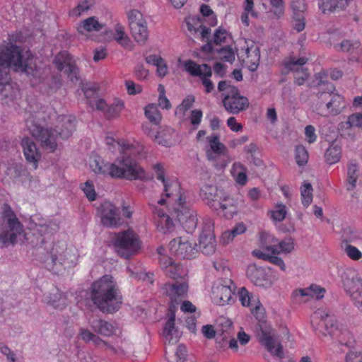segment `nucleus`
<instances>
[{
  "mask_svg": "<svg viewBox=\"0 0 362 362\" xmlns=\"http://www.w3.org/2000/svg\"><path fill=\"white\" fill-rule=\"evenodd\" d=\"M28 240L24 226L12 208L4 204L0 214V247L23 244Z\"/></svg>",
  "mask_w": 362,
  "mask_h": 362,
  "instance_id": "obj_6",
  "label": "nucleus"
},
{
  "mask_svg": "<svg viewBox=\"0 0 362 362\" xmlns=\"http://www.w3.org/2000/svg\"><path fill=\"white\" fill-rule=\"evenodd\" d=\"M185 23L190 33H197L199 30L201 25L200 19L197 16H188L185 18Z\"/></svg>",
  "mask_w": 362,
  "mask_h": 362,
  "instance_id": "obj_61",
  "label": "nucleus"
},
{
  "mask_svg": "<svg viewBox=\"0 0 362 362\" xmlns=\"http://www.w3.org/2000/svg\"><path fill=\"white\" fill-rule=\"evenodd\" d=\"M106 35L110 40L116 41L123 48L131 49L132 47V42L127 35L124 26L120 23H115L112 29L107 31Z\"/></svg>",
  "mask_w": 362,
  "mask_h": 362,
  "instance_id": "obj_27",
  "label": "nucleus"
},
{
  "mask_svg": "<svg viewBox=\"0 0 362 362\" xmlns=\"http://www.w3.org/2000/svg\"><path fill=\"white\" fill-rule=\"evenodd\" d=\"M161 206H156L153 209L156 217L158 228L163 233H171L174 230V223L169 215L166 214Z\"/></svg>",
  "mask_w": 362,
  "mask_h": 362,
  "instance_id": "obj_34",
  "label": "nucleus"
},
{
  "mask_svg": "<svg viewBox=\"0 0 362 362\" xmlns=\"http://www.w3.org/2000/svg\"><path fill=\"white\" fill-rule=\"evenodd\" d=\"M113 163L105 162L100 156L92 155L89 158V166L92 171L103 176L113 178H123L128 180H146L148 176L144 170L133 158H144L146 157L145 148L142 145V151L139 153L119 152Z\"/></svg>",
  "mask_w": 362,
  "mask_h": 362,
  "instance_id": "obj_3",
  "label": "nucleus"
},
{
  "mask_svg": "<svg viewBox=\"0 0 362 362\" xmlns=\"http://www.w3.org/2000/svg\"><path fill=\"white\" fill-rule=\"evenodd\" d=\"M105 25V24L99 21L96 17L91 16L81 21L78 24L76 30L81 37L88 38L92 33L100 31Z\"/></svg>",
  "mask_w": 362,
  "mask_h": 362,
  "instance_id": "obj_28",
  "label": "nucleus"
},
{
  "mask_svg": "<svg viewBox=\"0 0 362 362\" xmlns=\"http://www.w3.org/2000/svg\"><path fill=\"white\" fill-rule=\"evenodd\" d=\"M301 202L308 207L313 202V187L308 182H304L300 187Z\"/></svg>",
  "mask_w": 362,
  "mask_h": 362,
  "instance_id": "obj_52",
  "label": "nucleus"
},
{
  "mask_svg": "<svg viewBox=\"0 0 362 362\" xmlns=\"http://www.w3.org/2000/svg\"><path fill=\"white\" fill-rule=\"evenodd\" d=\"M214 209L227 219L232 218L237 214V206L235 204V201L227 194L221 199Z\"/></svg>",
  "mask_w": 362,
  "mask_h": 362,
  "instance_id": "obj_35",
  "label": "nucleus"
},
{
  "mask_svg": "<svg viewBox=\"0 0 362 362\" xmlns=\"http://www.w3.org/2000/svg\"><path fill=\"white\" fill-rule=\"evenodd\" d=\"M341 281L345 291L350 294L354 301L355 305L362 311V300L358 298V296L361 297L362 283L357 272L352 268L346 269L341 274Z\"/></svg>",
  "mask_w": 362,
  "mask_h": 362,
  "instance_id": "obj_12",
  "label": "nucleus"
},
{
  "mask_svg": "<svg viewBox=\"0 0 362 362\" xmlns=\"http://www.w3.org/2000/svg\"><path fill=\"white\" fill-rule=\"evenodd\" d=\"M30 230L37 232L40 235H52L59 228L58 224L53 221L46 220L35 216L31 218L29 226Z\"/></svg>",
  "mask_w": 362,
  "mask_h": 362,
  "instance_id": "obj_25",
  "label": "nucleus"
},
{
  "mask_svg": "<svg viewBox=\"0 0 362 362\" xmlns=\"http://www.w3.org/2000/svg\"><path fill=\"white\" fill-rule=\"evenodd\" d=\"M247 230L246 226L243 223H237L230 230H226L221 235V241L223 244H228L230 243L237 235L244 233Z\"/></svg>",
  "mask_w": 362,
  "mask_h": 362,
  "instance_id": "obj_45",
  "label": "nucleus"
},
{
  "mask_svg": "<svg viewBox=\"0 0 362 362\" xmlns=\"http://www.w3.org/2000/svg\"><path fill=\"white\" fill-rule=\"evenodd\" d=\"M172 254L182 259H191L197 253V244L187 236L174 238L170 242Z\"/></svg>",
  "mask_w": 362,
  "mask_h": 362,
  "instance_id": "obj_17",
  "label": "nucleus"
},
{
  "mask_svg": "<svg viewBox=\"0 0 362 362\" xmlns=\"http://www.w3.org/2000/svg\"><path fill=\"white\" fill-rule=\"evenodd\" d=\"M89 325L94 332L103 336L109 337L115 332V327L112 323L100 319L90 321Z\"/></svg>",
  "mask_w": 362,
  "mask_h": 362,
  "instance_id": "obj_38",
  "label": "nucleus"
},
{
  "mask_svg": "<svg viewBox=\"0 0 362 362\" xmlns=\"http://www.w3.org/2000/svg\"><path fill=\"white\" fill-rule=\"evenodd\" d=\"M54 63L58 70L64 69L72 82L78 81V69L72 64L71 58L67 52H63L58 54L54 58Z\"/></svg>",
  "mask_w": 362,
  "mask_h": 362,
  "instance_id": "obj_23",
  "label": "nucleus"
},
{
  "mask_svg": "<svg viewBox=\"0 0 362 362\" xmlns=\"http://www.w3.org/2000/svg\"><path fill=\"white\" fill-rule=\"evenodd\" d=\"M311 325L316 334L331 339L337 338L346 331L338 324L334 316L323 310H317L313 314Z\"/></svg>",
  "mask_w": 362,
  "mask_h": 362,
  "instance_id": "obj_9",
  "label": "nucleus"
},
{
  "mask_svg": "<svg viewBox=\"0 0 362 362\" xmlns=\"http://www.w3.org/2000/svg\"><path fill=\"white\" fill-rule=\"evenodd\" d=\"M105 144L109 149L114 153L128 152L139 153L142 151V145L138 142L130 143L129 141L120 140L116 141L112 136L105 138Z\"/></svg>",
  "mask_w": 362,
  "mask_h": 362,
  "instance_id": "obj_24",
  "label": "nucleus"
},
{
  "mask_svg": "<svg viewBox=\"0 0 362 362\" xmlns=\"http://www.w3.org/2000/svg\"><path fill=\"white\" fill-rule=\"evenodd\" d=\"M247 278L256 286L268 288L272 285V281L266 274L264 268L256 264H250L247 269Z\"/></svg>",
  "mask_w": 362,
  "mask_h": 362,
  "instance_id": "obj_26",
  "label": "nucleus"
},
{
  "mask_svg": "<svg viewBox=\"0 0 362 362\" xmlns=\"http://www.w3.org/2000/svg\"><path fill=\"white\" fill-rule=\"evenodd\" d=\"M166 274L172 279H177L185 275V271L181 265L174 263L164 269Z\"/></svg>",
  "mask_w": 362,
  "mask_h": 362,
  "instance_id": "obj_55",
  "label": "nucleus"
},
{
  "mask_svg": "<svg viewBox=\"0 0 362 362\" xmlns=\"http://www.w3.org/2000/svg\"><path fill=\"white\" fill-rule=\"evenodd\" d=\"M153 140L159 145L171 147L177 143L178 134L173 129L165 127L161 129L153 136Z\"/></svg>",
  "mask_w": 362,
  "mask_h": 362,
  "instance_id": "obj_32",
  "label": "nucleus"
},
{
  "mask_svg": "<svg viewBox=\"0 0 362 362\" xmlns=\"http://www.w3.org/2000/svg\"><path fill=\"white\" fill-rule=\"evenodd\" d=\"M296 296H310L317 300L324 297L325 289L318 285L313 284L306 288H300L294 291Z\"/></svg>",
  "mask_w": 362,
  "mask_h": 362,
  "instance_id": "obj_41",
  "label": "nucleus"
},
{
  "mask_svg": "<svg viewBox=\"0 0 362 362\" xmlns=\"http://www.w3.org/2000/svg\"><path fill=\"white\" fill-rule=\"evenodd\" d=\"M124 107L123 100L116 98L111 105H107L105 116L108 118L118 117Z\"/></svg>",
  "mask_w": 362,
  "mask_h": 362,
  "instance_id": "obj_46",
  "label": "nucleus"
},
{
  "mask_svg": "<svg viewBox=\"0 0 362 362\" xmlns=\"http://www.w3.org/2000/svg\"><path fill=\"white\" fill-rule=\"evenodd\" d=\"M218 57L225 62L232 63L235 60V54L230 47H224L218 51Z\"/></svg>",
  "mask_w": 362,
  "mask_h": 362,
  "instance_id": "obj_63",
  "label": "nucleus"
},
{
  "mask_svg": "<svg viewBox=\"0 0 362 362\" xmlns=\"http://www.w3.org/2000/svg\"><path fill=\"white\" fill-rule=\"evenodd\" d=\"M334 87L327 85L328 91L322 92L319 95L317 113L326 116L327 115H339L346 107L344 98L339 94L333 93Z\"/></svg>",
  "mask_w": 362,
  "mask_h": 362,
  "instance_id": "obj_10",
  "label": "nucleus"
},
{
  "mask_svg": "<svg viewBox=\"0 0 362 362\" xmlns=\"http://www.w3.org/2000/svg\"><path fill=\"white\" fill-rule=\"evenodd\" d=\"M292 25L297 32H301L305 27V14H292Z\"/></svg>",
  "mask_w": 362,
  "mask_h": 362,
  "instance_id": "obj_59",
  "label": "nucleus"
},
{
  "mask_svg": "<svg viewBox=\"0 0 362 362\" xmlns=\"http://www.w3.org/2000/svg\"><path fill=\"white\" fill-rule=\"evenodd\" d=\"M259 241L262 248L274 255L290 253L294 249V243L291 238L279 242L274 235L266 232L260 233Z\"/></svg>",
  "mask_w": 362,
  "mask_h": 362,
  "instance_id": "obj_14",
  "label": "nucleus"
},
{
  "mask_svg": "<svg viewBox=\"0 0 362 362\" xmlns=\"http://www.w3.org/2000/svg\"><path fill=\"white\" fill-rule=\"evenodd\" d=\"M21 147L26 161L37 169L41 159V152L32 139L25 137L21 141Z\"/></svg>",
  "mask_w": 362,
  "mask_h": 362,
  "instance_id": "obj_21",
  "label": "nucleus"
},
{
  "mask_svg": "<svg viewBox=\"0 0 362 362\" xmlns=\"http://www.w3.org/2000/svg\"><path fill=\"white\" fill-rule=\"evenodd\" d=\"M226 194L225 192L214 185H204L200 190L202 199L212 209L216 207L218 203Z\"/></svg>",
  "mask_w": 362,
  "mask_h": 362,
  "instance_id": "obj_29",
  "label": "nucleus"
},
{
  "mask_svg": "<svg viewBox=\"0 0 362 362\" xmlns=\"http://www.w3.org/2000/svg\"><path fill=\"white\" fill-rule=\"evenodd\" d=\"M97 216L103 226L117 228L123 223L120 209L110 202H104L97 208Z\"/></svg>",
  "mask_w": 362,
  "mask_h": 362,
  "instance_id": "obj_15",
  "label": "nucleus"
},
{
  "mask_svg": "<svg viewBox=\"0 0 362 362\" xmlns=\"http://www.w3.org/2000/svg\"><path fill=\"white\" fill-rule=\"evenodd\" d=\"M175 314L172 313L166 322L163 329V334L165 339V343H168L169 344H176L180 337V332L175 327Z\"/></svg>",
  "mask_w": 362,
  "mask_h": 362,
  "instance_id": "obj_36",
  "label": "nucleus"
},
{
  "mask_svg": "<svg viewBox=\"0 0 362 362\" xmlns=\"http://www.w3.org/2000/svg\"><path fill=\"white\" fill-rule=\"evenodd\" d=\"M79 334L83 341L86 343L92 342L97 346L106 345V343L103 341L98 336L95 335L90 331L85 328H81Z\"/></svg>",
  "mask_w": 362,
  "mask_h": 362,
  "instance_id": "obj_48",
  "label": "nucleus"
},
{
  "mask_svg": "<svg viewBox=\"0 0 362 362\" xmlns=\"http://www.w3.org/2000/svg\"><path fill=\"white\" fill-rule=\"evenodd\" d=\"M358 176V166L354 163L348 165L347 170V189L352 190L356 187V180Z\"/></svg>",
  "mask_w": 362,
  "mask_h": 362,
  "instance_id": "obj_53",
  "label": "nucleus"
},
{
  "mask_svg": "<svg viewBox=\"0 0 362 362\" xmlns=\"http://www.w3.org/2000/svg\"><path fill=\"white\" fill-rule=\"evenodd\" d=\"M353 127L362 128V113L357 112L349 115L347 120L339 124V129L343 135H350Z\"/></svg>",
  "mask_w": 362,
  "mask_h": 362,
  "instance_id": "obj_37",
  "label": "nucleus"
},
{
  "mask_svg": "<svg viewBox=\"0 0 362 362\" xmlns=\"http://www.w3.org/2000/svg\"><path fill=\"white\" fill-rule=\"evenodd\" d=\"M344 252L346 255L352 260L357 261L362 258V252L355 246L346 245Z\"/></svg>",
  "mask_w": 362,
  "mask_h": 362,
  "instance_id": "obj_64",
  "label": "nucleus"
},
{
  "mask_svg": "<svg viewBox=\"0 0 362 362\" xmlns=\"http://www.w3.org/2000/svg\"><path fill=\"white\" fill-rule=\"evenodd\" d=\"M213 223L207 220L205 228L199 236V247L201 252L206 255H211L216 250L215 235L213 232Z\"/></svg>",
  "mask_w": 362,
  "mask_h": 362,
  "instance_id": "obj_19",
  "label": "nucleus"
},
{
  "mask_svg": "<svg viewBox=\"0 0 362 362\" xmlns=\"http://www.w3.org/2000/svg\"><path fill=\"white\" fill-rule=\"evenodd\" d=\"M194 102V98L192 95L187 96L175 109V115L180 117H184L185 112L188 110Z\"/></svg>",
  "mask_w": 362,
  "mask_h": 362,
  "instance_id": "obj_54",
  "label": "nucleus"
},
{
  "mask_svg": "<svg viewBox=\"0 0 362 362\" xmlns=\"http://www.w3.org/2000/svg\"><path fill=\"white\" fill-rule=\"evenodd\" d=\"M112 243L117 253L126 259L139 253L141 248L139 235L131 228L115 233Z\"/></svg>",
  "mask_w": 362,
  "mask_h": 362,
  "instance_id": "obj_8",
  "label": "nucleus"
},
{
  "mask_svg": "<svg viewBox=\"0 0 362 362\" xmlns=\"http://www.w3.org/2000/svg\"><path fill=\"white\" fill-rule=\"evenodd\" d=\"M16 71L24 72L28 75L37 76L38 72L37 59L30 52L21 53V48L9 42L0 45V101L7 103L17 93V90L8 82L7 75L9 68Z\"/></svg>",
  "mask_w": 362,
  "mask_h": 362,
  "instance_id": "obj_1",
  "label": "nucleus"
},
{
  "mask_svg": "<svg viewBox=\"0 0 362 362\" xmlns=\"http://www.w3.org/2000/svg\"><path fill=\"white\" fill-rule=\"evenodd\" d=\"M158 91L159 93L158 105L162 109L169 110L171 108V103L165 96V90L163 85L158 86Z\"/></svg>",
  "mask_w": 362,
  "mask_h": 362,
  "instance_id": "obj_58",
  "label": "nucleus"
},
{
  "mask_svg": "<svg viewBox=\"0 0 362 362\" xmlns=\"http://www.w3.org/2000/svg\"><path fill=\"white\" fill-rule=\"evenodd\" d=\"M287 214V207L281 202L275 204L273 208L268 211L270 218L275 223L283 221L286 218Z\"/></svg>",
  "mask_w": 362,
  "mask_h": 362,
  "instance_id": "obj_44",
  "label": "nucleus"
},
{
  "mask_svg": "<svg viewBox=\"0 0 362 362\" xmlns=\"http://www.w3.org/2000/svg\"><path fill=\"white\" fill-rule=\"evenodd\" d=\"M163 289L172 303H177L180 299L184 298L188 290V285L184 282H175L167 284Z\"/></svg>",
  "mask_w": 362,
  "mask_h": 362,
  "instance_id": "obj_33",
  "label": "nucleus"
},
{
  "mask_svg": "<svg viewBox=\"0 0 362 362\" xmlns=\"http://www.w3.org/2000/svg\"><path fill=\"white\" fill-rule=\"evenodd\" d=\"M91 299L102 311L112 313L122 303L117 284L110 275H104L91 286Z\"/></svg>",
  "mask_w": 362,
  "mask_h": 362,
  "instance_id": "obj_5",
  "label": "nucleus"
},
{
  "mask_svg": "<svg viewBox=\"0 0 362 362\" xmlns=\"http://www.w3.org/2000/svg\"><path fill=\"white\" fill-rule=\"evenodd\" d=\"M84 93L86 98H88V91L87 90L84 91ZM88 100L89 105L93 109L101 111L105 115L108 104L103 98L95 95L91 98H88Z\"/></svg>",
  "mask_w": 362,
  "mask_h": 362,
  "instance_id": "obj_49",
  "label": "nucleus"
},
{
  "mask_svg": "<svg viewBox=\"0 0 362 362\" xmlns=\"http://www.w3.org/2000/svg\"><path fill=\"white\" fill-rule=\"evenodd\" d=\"M92 6V0H78L75 8L69 11V16L79 17L86 13Z\"/></svg>",
  "mask_w": 362,
  "mask_h": 362,
  "instance_id": "obj_51",
  "label": "nucleus"
},
{
  "mask_svg": "<svg viewBox=\"0 0 362 362\" xmlns=\"http://www.w3.org/2000/svg\"><path fill=\"white\" fill-rule=\"evenodd\" d=\"M296 159L298 165H305L308 160V153L303 146H298L296 148Z\"/></svg>",
  "mask_w": 362,
  "mask_h": 362,
  "instance_id": "obj_60",
  "label": "nucleus"
},
{
  "mask_svg": "<svg viewBox=\"0 0 362 362\" xmlns=\"http://www.w3.org/2000/svg\"><path fill=\"white\" fill-rule=\"evenodd\" d=\"M223 103L226 110L231 114H238L249 106L247 98L240 95L238 90L235 93H232V94L226 95Z\"/></svg>",
  "mask_w": 362,
  "mask_h": 362,
  "instance_id": "obj_20",
  "label": "nucleus"
},
{
  "mask_svg": "<svg viewBox=\"0 0 362 362\" xmlns=\"http://www.w3.org/2000/svg\"><path fill=\"white\" fill-rule=\"evenodd\" d=\"M127 17L134 40L139 45H145L148 39L149 32L146 20L143 14L136 9H132L127 12Z\"/></svg>",
  "mask_w": 362,
  "mask_h": 362,
  "instance_id": "obj_11",
  "label": "nucleus"
},
{
  "mask_svg": "<svg viewBox=\"0 0 362 362\" xmlns=\"http://www.w3.org/2000/svg\"><path fill=\"white\" fill-rule=\"evenodd\" d=\"M259 337L261 343L272 355L281 359L284 357L283 346L279 337L270 325H260Z\"/></svg>",
  "mask_w": 362,
  "mask_h": 362,
  "instance_id": "obj_13",
  "label": "nucleus"
},
{
  "mask_svg": "<svg viewBox=\"0 0 362 362\" xmlns=\"http://www.w3.org/2000/svg\"><path fill=\"white\" fill-rule=\"evenodd\" d=\"M240 57L243 64L251 71H255L259 63L260 52L258 46L252 45L247 47L245 50L241 53Z\"/></svg>",
  "mask_w": 362,
  "mask_h": 362,
  "instance_id": "obj_31",
  "label": "nucleus"
},
{
  "mask_svg": "<svg viewBox=\"0 0 362 362\" xmlns=\"http://www.w3.org/2000/svg\"><path fill=\"white\" fill-rule=\"evenodd\" d=\"M58 130L43 127L33 121H28L27 126L33 137L41 142L42 147L54 152L57 148V138L66 139L71 136L76 127V117L72 115H62L59 117Z\"/></svg>",
  "mask_w": 362,
  "mask_h": 362,
  "instance_id": "obj_4",
  "label": "nucleus"
},
{
  "mask_svg": "<svg viewBox=\"0 0 362 362\" xmlns=\"http://www.w3.org/2000/svg\"><path fill=\"white\" fill-rule=\"evenodd\" d=\"M207 141L209 143L210 151L207 152V157L209 160H214L215 157L213 153L220 156L224 154L226 151V147L224 144L220 142L219 138L216 135L207 137Z\"/></svg>",
  "mask_w": 362,
  "mask_h": 362,
  "instance_id": "obj_42",
  "label": "nucleus"
},
{
  "mask_svg": "<svg viewBox=\"0 0 362 362\" xmlns=\"http://www.w3.org/2000/svg\"><path fill=\"white\" fill-rule=\"evenodd\" d=\"M153 170L158 180L163 185L164 195L158 202L160 206L166 205L173 218H176L187 233H192L197 225L194 212L187 205L180 185L175 177H166L163 165L157 163Z\"/></svg>",
  "mask_w": 362,
  "mask_h": 362,
  "instance_id": "obj_2",
  "label": "nucleus"
},
{
  "mask_svg": "<svg viewBox=\"0 0 362 362\" xmlns=\"http://www.w3.org/2000/svg\"><path fill=\"white\" fill-rule=\"evenodd\" d=\"M145 115L151 123L156 125L161 121V114L154 103L149 104L145 107Z\"/></svg>",
  "mask_w": 362,
  "mask_h": 362,
  "instance_id": "obj_47",
  "label": "nucleus"
},
{
  "mask_svg": "<svg viewBox=\"0 0 362 362\" xmlns=\"http://www.w3.org/2000/svg\"><path fill=\"white\" fill-rule=\"evenodd\" d=\"M185 70L193 76L200 78L206 93L214 90L215 86L210 79L212 76L211 68L207 64H197L192 60H187L183 63Z\"/></svg>",
  "mask_w": 362,
  "mask_h": 362,
  "instance_id": "obj_16",
  "label": "nucleus"
},
{
  "mask_svg": "<svg viewBox=\"0 0 362 362\" xmlns=\"http://www.w3.org/2000/svg\"><path fill=\"white\" fill-rule=\"evenodd\" d=\"M230 174L237 184L245 186L247 182V168L239 161L235 162L231 165Z\"/></svg>",
  "mask_w": 362,
  "mask_h": 362,
  "instance_id": "obj_39",
  "label": "nucleus"
},
{
  "mask_svg": "<svg viewBox=\"0 0 362 362\" xmlns=\"http://www.w3.org/2000/svg\"><path fill=\"white\" fill-rule=\"evenodd\" d=\"M291 8L292 14H305L307 5L304 0H292Z\"/></svg>",
  "mask_w": 362,
  "mask_h": 362,
  "instance_id": "obj_62",
  "label": "nucleus"
},
{
  "mask_svg": "<svg viewBox=\"0 0 362 362\" xmlns=\"http://www.w3.org/2000/svg\"><path fill=\"white\" fill-rule=\"evenodd\" d=\"M307 61L308 59L305 57L291 58L285 63L288 70L296 72L295 81L299 86L302 85L308 76V74L303 67Z\"/></svg>",
  "mask_w": 362,
  "mask_h": 362,
  "instance_id": "obj_30",
  "label": "nucleus"
},
{
  "mask_svg": "<svg viewBox=\"0 0 362 362\" xmlns=\"http://www.w3.org/2000/svg\"><path fill=\"white\" fill-rule=\"evenodd\" d=\"M235 285L230 279H221L216 281L211 290L212 301L218 305L228 303L233 296Z\"/></svg>",
  "mask_w": 362,
  "mask_h": 362,
  "instance_id": "obj_18",
  "label": "nucleus"
},
{
  "mask_svg": "<svg viewBox=\"0 0 362 362\" xmlns=\"http://www.w3.org/2000/svg\"><path fill=\"white\" fill-rule=\"evenodd\" d=\"M361 43L358 40H344L341 43L335 45L334 47L339 51L354 53L359 49Z\"/></svg>",
  "mask_w": 362,
  "mask_h": 362,
  "instance_id": "obj_50",
  "label": "nucleus"
},
{
  "mask_svg": "<svg viewBox=\"0 0 362 362\" xmlns=\"http://www.w3.org/2000/svg\"><path fill=\"white\" fill-rule=\"evenodd\" d=\"M45 302L57 309H63L67 305L66 295L59 291H55L54 293L46 296Z\"/></svg>",
  "mask_w": 362,
  "mask_h": 362,
  "instance_id": "obj_40",
  "label": "nucleus"
},
{
  "mask_svg": "<svg viewBox=\"0 0 362 362\" xmlns=\"http://www.w3.org/2000/svg\"><path fill=\"white\" fill-rule=\"evenodd\" d=\"M239 299L243 306H248L253 315L259 320H263L264 313L259 299L252 296L248 291L243 287L238 292Z\"/></svg>",
  "mask_w": 362,
  "mask_h": 362,
  "instance_id": "obj_22",
  "label": "nucleus"
},
{
  "mask_svg": "<svg viewBox=\"0 0 362 362\" xmlns=\"http://www.w3.org/2000/svg\"><path fill=\"white\" fill-rule=\"evenodd\" d=\"M230 39V33L226 29L222 28H218L214 35V42L216 45L228 42V40Z\"/></svg>",
  "mask_w": 362,
  "mask_h": 362,
  "instance_id": "obj_56",
  "label": "nucleus"
},
{
  "mask_svg": "<svg viewBox=\"0 0 362 362\" xmlns=\"http://www.w3.org/2000/svg\"><path fill=\"white\" fill-rule=\"evenodd\" d=\"M81 188L89 201L96 199L97 194L92 181H87L82 184Z\"/></svg>",
  "mask_w": 362,
  "mask_h": 362,
  "instance_id": "obj_57",
  "label": "nucleus"
},
{
  "mask_svg": "<svg viewBox=\"0 0 362 362\" xmlns=\"http://www.w3.org/2000/svg\"><path fill=\"white\" fill-rule=\"evenodd\" d=\"M77 255L64 241L54 243L47 250L45 259L46 268L54 274H62L76 265Z\"/></svg>",
  "mask_w": 362,
  "mask_h": 362,
  "instance_id": "obj_7",
  "label": "nucleus"
},
{
  "mask_svg": "<svg viewBox=\"0 0 362 362\" xmlns=\"http://www.w3.org/2000/svg\"><path fill=\"white\" fill-rule=\"evenodd\" d=\"M341 156V146L337 141L332 142L325 153V158L329 164H334L339 161Z\"/></svg>",
  "mask_w": 362,
  "mask_h": 362,
  "instance_id": "obj_43",
  "label": "nucleus"
}]
</instances>
